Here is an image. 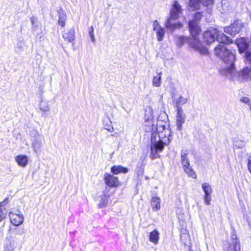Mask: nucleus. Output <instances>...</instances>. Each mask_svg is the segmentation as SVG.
Returning <instances> with one entry per match:
<instances>
[{
  "label": "nucleus",
  "mask_w": 251,
  "mask_h": 251,
  "mask_svg": "<svg viewBox=\"0 0 251 251\" xmlns=\"http://www.w3.org/2000/svg\"><path fill=\"white\" fill-rule=\"evenodd\" d=\"M145 119V126H148L149 130H151L152 132L150 157L154 159L159 157L158 153L161 152L164 146L170 143L172 139V136L169 129H165L164 126L162 127L163 131L158 132L156 120L153 118L152 110L150 108H149V110H146Z\"/></svg>",
  "instance_id": "1"
},
{
  "label": "nucleus",
  "mask_w": 251,
  "mask_h": 251,
  "mask_svg": "<svg viewBox=\"0 0 251 251\" xmlns=\"http://www.w3.org/2000/svg\"><path fill=\"white\" fill-rule=\"evenodd\" d=\"M227 43H221L214 50L215 55L224 60L226 64L221 70V73L224 75H232L235 71L234 62L235 60V54L229 50L225 44Z\"/></svg>",
  "instance_id": "2"
},
{
  "label": "nucleus",
  "mask_w": 251,
  "mask_h": 251,
  "mask_svg": "<svg viewBox=\"0 0 251 251\" xmlns=\"http://www.w3.org/2000/svg\"><path fill=\"white\" fill-rule=\"evenodd\" d=\"M202 17V14L200 12H197L195 14L194 19L189 23V27L191 35L194 38L189 41L190 46L194 50L202 54H206L207 52V49L204 47L198 36L200 34L201 30L199 26L198 22Z\"/></svg>",
  "instance_id": "3"
},
{
  "label": "nucleus",
  "mask_w": 251,
  "mask_h": 251,
  "mask_svg": "<svg viewBox=\"0 0 251 251\" xmlns=\"http://www.w3.org/2000/svg\"><path fill=\"white\" fill-rule=\"evenodd\" d=\"M182 9L180 4L175 1L170 11L169 16L165 23V26L168 29L173 31L176 28H181L183 25L179 22H174L173 21L177 20L182 14Z\"/></svg>",
  "instance_id": "4"
},
{
  "label": "nucleus",
  "mask_w": 251,
  "mask_h": 251,
  "mask_svg": "<svg viewBox=\"0 0 251 251\" xmlns=\"http://www.w3.org/2000/svg\"><path fill=\"white\" fill-rule=\"evenodd\" d=\"M23 240L19 234L8 235L4 240L2 251H17L22 247Z\"/></svg>",
  "instance_id": "5"
},
{
  "label": "nucleus",
  "mask_w": 251,
  "mask_h": 251,
  "mask_svg": "<svg viewBox=\"0 0 251 251\" xmlns=\"http://www.w3.org/2000/svg\"><path fill=\"white\" fill-rule=\"evenodd\" d=\"M203 39L208 44L213 43L215 39L222 43H229L230 39L225 34L215 28H210L203 33Z\"/></svg>",
  "instance_id": "6"
},
{
  "label": "nucleus",
  "mask_w": 251,
  "mask_h": 251,
  "mask_svg": "<svg viewBox=\"0 0 251 251\" xmlns=\"http://www.w3.org/2000/svg\"><path fill=\"white\" fill-rule=\"evenodd\" d=\"M181 163L185 172L193 178L197 177V175L190 165L189 160L188 158V151L183 150L181 151Z\"/></svg>",
  "instance_id": "7"
},
{
  "label": "nucleus",
  "mask_w": 251,
  "mask_h": 251,
  "mask_svg": "<svg viewBox=\"0 0 251 251\" xmlns=\"http://www.w3.org/2000/svg\"><path fill=\"white\" fill-rule=\"evenodd\" d=\"M244 24L241 21H236L229 26L224 28V31L231 35L234 36L239 33L243 28Z\"/></svg>",
  "instance_id": "8"
},
{
  "label": "nucleus",
  "mask_w": 251,
  "mask_h": 251,
  "mask_svg": "<svg viewBox=\"0 0 251 251\" xmlns=\"http://www.w3.org/2000/svg\"><path fill=\"white\" fill-rule=\"evenodd\" d=\"M230 238L227 246L225 248V251H240V244L236 235L233 232L231 234Z\"/></svg>",
  "instance_id": "9"
},
{
  "label": "nucleus",
  "mask_w": 251,
  "mask_h": 251,
  "mask_svg": "<svg viewBox=\"0 0 251 251\" xmlns=\"http://www.w3.org/2000/svg\"><path fill=\"white\" fill-rule=\"evenodd\" d=\"M9 216L11 223L15 226H19L22 224L24 220V216L19 210L10 211Z\"/></svg>",
  "instance_id": "10"
},
{
  "label": "nucleus",
  "mask_w": 251,
  "mask_h": 251,
  "mask_svg": "<svg viewBox=\"0 0 251 251\" xmlns=\"http://www.w3.org/2000/svg\"><path fill=\"white\" fill-rule=\"evenodd\" d=\"M103 179L105 183L110 187H117L120 185L118 177L113 175L105 173L104 174Z\"/></svg>",
  "instance_id": "11"
},
{
  "label": "nucleus",
  "mask_w": 251,
  "mask_h": 251,
  "mask_svg": "<svg viewBox=\"0 0 251 251\" xmlns=\"http://www.w3.org/2000/svg\"><path fill=\"white\" fill-rule=\"evenodd\" d=\"M185 118L186 116L182 108L180 106H178L176 109V126L178 130H181L182 125L185 121Z\"/></svg>",
  "instance_id": "12"
},
{
  "label": "nucleus",
  "mask_w": 251,
  "mask_h": 251,
  "mask_svg": "<svg viewBox=\"0 0 251 251\" xmlns=\"http://www.w3.org/2000/svg\"><path fill=\"white\" fill-rule=\"evenodd\" d=\"M153 30L155 31L157 39L158 41L163 40L165 33V30L162 27L157 20H155L153 23Z\"/></svg>",
  "instance_id": "13"
},
{
  "label": "nucleus",
  "mask_w": 251,
  "mask_h": 251,
  "mask_svg": "<svg viewBox=\"0 0 251 251\" xmlns=\"http://www.w3.org/2000/svg\"><path fill=\"white\" fill-rule=\"evenodd\" d=\"M213 0H190L189 6L192 10L197 9L200 7V3L204 6H208L213 3Z\"/></svg>",
  "instance_id": "14"
},
{
  "label": "nucleus",
  "mask_w": 251,
  "mask_h": 251,
  "mask_svg": "<svg viewBox=\"0 0 251 251\" xmlns=\"http://www.w3.org/2000/svg\"><path fill=\"white\" fill-rule=\"evenodd\" d=\"M15 161L19 166L25 168L28 164V158L25 155L20 154L15 157Z\"/></svg>",
  "instance_id": "15"
},
{
  "label": "nucleus",
  "mask_w": 251,
  "mask_h": 251,
  "mask_svg": "<svg viewBox=\"0 0 251 251\" xmlns=\"http://www.w3.org/2000/svg\"><path fill=\"white\" fill-rule=\"evenodd\" d=\"M192 38L190 39H189L186 36H177L176 39V44L178 48H181L184 43H188L189 44V41L192 39H193L194 37L191 35ZM189 46L193 49L190 46V44Z\"/></svg>",
  "instance_id": "16"
},
{
  "label": "nucleus",
  "mask_w": 251,
  "mask_h": 251,
  "mask_svg": "<svg viewBox=\"0 0 251 251\" xmlns=\"http://www.w3.org/2000/svg\"><path fill=\"white\" fill-rule=\"evenodd\" d=\"M64 39L68 42H73L75 40V29L72 28L63 35Z\"/></svg>",
  "instance_id": "17"
},
{
  "label": "nucleus",
  "mask_w": 251,
  "mask_h": 251,
  "mask_svg": "<svg viewBox=\"0 0 251 251\" xmlns=\"http://www.w3.org/2000/svg\"><path fill=\"white\" fill-rule=\"evenodd\" d=\"M237 46L240 53L244 52L248 47V44L247 40L244 38H242L237 41Z\"/></svg>",
  "instance_id": "18"
},
{
  "label": "nucleus",
  "mask_w": 251,
  "mask_h": 251,
  "mask_svg": "<svg viewBox=\"0 0 251 251\" xmlns=\"http://www.w3.org/2000/svg\"><path fill=\"white\" fill-rule=\"evenodd\" d=\"M128 172L127 168L122 166H113L111 168V172L113 175H118L120 173L126 174Z\"/></svg>",
  "instance_id": "19"
},
{
  "label": "nucleus",
  "mask_w": 251,
  "mask_h": 251,
  "mask_svg": "<svg viewBox=\"0 0 251 251\" xmlns=\"http://www.w3.org/2000/svg\"><path fill=\"white\" fill-rule=\"evenodd\" d=\"M159 232L157 229L151 232L149 235V240L154 244H157L159 239Z\"/></svg>",
  "instance_id": "20"
},
{
  "label": "nucleus",
  "mask_w": 251,
  "mask_h": 251,
  "mask_svg": "<svg viewBox=\"0 0 251 251\" xmlns=\"http://www.w3.org/2000/svg\"><path fill=\"white\" fill-rule=\"evenodd\" d=\"M162 73L160 72L154 76L152 80V84L153 87H159L161 86L162 81Z\"/></svg>",
  "instance_id": "21"
},
{
  "label": "nucleus",
  "mask_w": 251,
  "mask_h": 251,
  "mask_svg": "<svg viewBox=\"0 0 251 251\" xmlns=\"http://www.w3.org/2000/svg\"><path fill=\"white\" fill-rule=\"evenodd\" d=\"M160 199L159 197H153L151 199V205L154 211L158 210L160 208Z\"/></svg>",
  "instance_id": "22"
},
{
  "label": "nucleus",
  "mask_w": 251,
  "mask_h": 251,
  "mask_svg": "<svg viewBox=\"0 0 251 251\" xmlns=\"http://www.w3.org/2000/svg\"><path fill=\"white\" fill-rule=\"evenodd\" d=\"M6 203V200L0 203V222L3 220L6 217V212L3 207L4 205Z\"/></svg>",
  "instance_id": "23"
},
{
  "label": "nucleus",
  "mask_w": 251,
  "mask_h": 251,
  "mask_svg": "<svg viewBox=\"0 0 251 251\" xmlns=\"http://www.w3.org/2000/svg\"><path fill=\"white\" fill-rule=\"evenodd\" d=\"M202 188L204 192V195H211L212 193L213 189L208 183H203L202 184Z\"/></svg>",
  "instance_id": "24"
},
{
  "label": "nucleus",
  "mask_w": 251,
  "mask_h": 251,
  "mask_svg": "<svg viewBox=\"0 0 251 251\" xmlns=\"http://www.w3.org/2000/svg\"><path fill=\"white\" fill-rule=\"evenodd\" d=\"M66 19V15L64 11L59 12L58 23L61 26L64 27L65 26Z\"/></svg>",
  "instance_id": "25"
},
{
  "label": "nucleus",
  "mask_w": 251,
  "mask_h": 251,
  "mask_svg": "<svg viewBox=\"0 0 251 251\" xmlns=\"http://www.w3.org/2000/svg\"><path fill=\"white\" fill-rule=\"evenodd\" d=\"M188 101V99L186 98H184L182 96H179L177 99L175 100V103L176 105V108L178 106H180L181 105H183L186 103Z\"/></svg>",
  "instance_id": "26"
},
{
  "label": "nucleus",
  "mask_w": 251,
  "mask_h": 251,
  "mask_svg": "<svg viewBox=\"0 0 251 251\" xmlns=\"http://www.w3.org/2000/svg\"><path fill=\"white\" fill-rule=\"evenodd\" d=\"M107 198L106 195L103 194L100 196V203L98 204V207L100 208L105 207L107 205Z\"/></svg>",
  "instance_id": "27"
},
{
  "label": "nucleus",
  "mask_w": 251,
  "mask_h": 251,
  "mask_svg": "<svg viewBox=\"0 0 251 251\" xmlns=\"http://www.w3.org/2000/svg\"><path fill=\"white\" fill-rule=\"evenodd\" d=\"M40 109L44 112L49 111L50 110V107L48 103L45 101L42 100L40 104Z\"/></svg>",
  "instance_id": "28"
},
{
  "label": "nucleus",
  "mask_w": 251,
  "mask_h": 251,
  "mask_svg": "<svg viewBox=\"0 0 251 251\" xmlns=\"http://www.w3.org/2000/svg\"><path fill=\"white\" fill-rule=\"evenodd\" d=\"M233 145L237 148H241L245 145V143L243 141L237 140H234L233 142Z\"/></svg>",
  "instance_id": "29"
},
{
  "label": "nucleus",
  "mask_w": 251,
  "mask_h": 251,
  "mask_svg": "<svg viewBox=\"0 0 251 251\" xmlns=\"http://www.w3.org/2000/svg\"><path fill=\"white\" fill-rule=\"evenodd\" d=\"M89 36L91 38V40L92 42H95V38L94 37V28L92 26L90 27V30L89 31Z\"/></svg>",
  "instance_id": "30"
},
{
  "label": "nucleus",
  "mask_w": 251,
  "mask_h": 251,
  "mask_svg": "<svg viewBox=\"0 0 251 251\" xmlns=\"http://www.w3.org/2000/svg\"><path fill=\"white\" fill-rule=\"evenodd\" d=\"M211 195H204V201L206 205H209L211 200Z\"/></svg>",
  "instance_id": "31"
},
{
  "label": "nucleus",
  "mask_w": 251,
  "mask_h": 251,
  "mask_svg": "<svg viewBox=\"0 0 251 251\" xmlns=\"http://www.w3.org/2000/svg\"><path fill=\"white\" fill-rule=\"evenodd\" d=\"M240 101L245 103L248 104L249 107H250V105H251V102L250 99L248 97H242L240 99Z\"/></svg>",
  "instance_id": "32"
},
{
  "label": "nucleus",
  "mask_w": 251,
  "mask_h": 251,
  "mask_svg": "<svg viewBox=\"0 0 251 251\" xmlns=\"http://www.w3.org/2000/svg\"><path fill=\"white\" fill-rule=\"evenodd\" d=\"M246 58L247 60L249 61V63H251V50H247L246 52Z\"/></svg>",
  "instance_id": "33"
},
{
  "label": "nucleus",
  "mask_w": 251,
  "mask_h": 251,
  "mask_svg": "<svg viewBox=\"0 0 251 251\" xmlns=\"http://www.w3.org/2000/svg\"><path fill=\"white\" fill-rule=\"evenodd\" d=\"M248 167L249 172L251 173V156H249L248 159Z\"/></svg>",
  "instance_id": "34"
},
{
  "label": "nucleus",
  "mask_w": 251,
  "mask_h": 251,
  "mask_svg": "<svg viewBox=\"0 0 251 251\" xmlns=\"http://www.w3.org/2000/svg\"><path fill=\"white\" fill-rule=\"evenodd\" d=\"M36 21V18H34V17H32L31 18V22L32 25H34Z\"/></svg>",
  "instance_id": "35"
},
{
  "label": "nucleus",
  "mask_w": 251,
  "mask_h": 251,
  "mask_svg": "<svg viewBox=\"0 0 251 251\" xmlns=\"http://www.w3.org/2000/svg\"><path fill=\"white\" fill-rule=\"evenodd\" d=\"M106 129L110 132H113L114 131V128L112 127L109 128H107Z\"/></svg>",
  "instance_id": "36"
},
{
  "label": "nucleus",
  "mask_w": 251,
  "mask_h": 251,
  "mask_svg": "<svg viewBox=\"0 0 251 251\" xmlns=\"http://www.w3.org/2000/svg\"><path fill=\"white\" fill-rule=\"evenodd\" d=\"M250 111H251V105H250V107H249Z\"/></svg>",
  "instance_id": "37"
}]
</instances>
